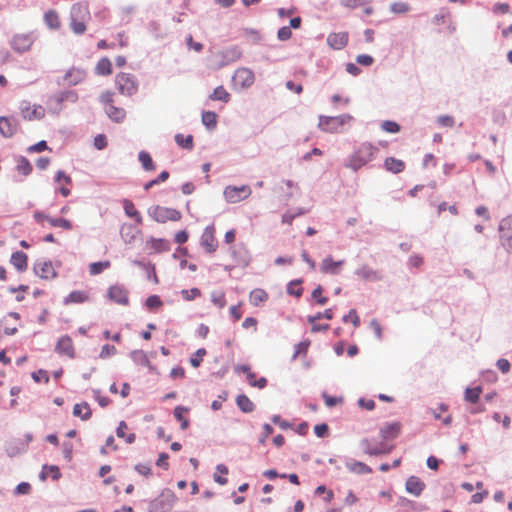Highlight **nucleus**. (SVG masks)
I'll list each match as a JSON object with an SVG mask.
<instances>
[{
    "mask_svg": "<svg viewBox=\"0 0 512 512\" xmlns=\"http://www.w3.org/2000/svg\"><path fill=\"white\" fill-rule=\"evenodd\" d=\"M242 57V50L237 45L226 47L217 52H211L208 56V66L213 70H219L228 66Z\"/></svg>",
    "mask_w": 512,
    "mask_h": 512,
    "instance_id": "f257e3e1",
    "label": "nucleus"
},
{
    "mask_svg": "<svg viewBox=\"0 0 512 512\" xmlns=\"http://www.w3.org/2000/svg\"><path fill=\"white\" fill-rule=\"evenodd\" d=\"M378 148L371 143H362L345 163V167L358 171L360 168L368 164L374 157Z\"/></svg>",
    "mask_w": 512,
    "mask_h": 512,
    "instance_id": "f03ea898",
    "label": "nucleus"
},
{
    "mask_svg": "<svg viewBox=\"0 0 512 512\" xmlns=\"http://www.w3.org/2000/svg\"><path fill=\"white\" fill-rule=\"evenodd\" d=\"M353 117L350 114H342L338 116H319L318 127L328 133H341L343 127L348 124Z\"/></svg>",
    "mask_w": 512,
    "mask_h": 512,
    "instance_id": "7ed1b4c3",
    "label": "nucleus"
},
{
    "mask_svg": "<svg viewBox=\"0 0 512 512\" xmlns=\"http://www.w3.org/2000/svg\"><path fill=\"white\" fill-rule=\"evenodd\" d=\"M115 84L120 94L124 96H133L138 91V80L135 75L130 73L117 74Z\"/></svg>",
    "mask_w": 512,
    "mask_h": 512,
    "instance_id": "20e7f679",
    "label": "nucleus"
},
{
    "mask_svg": "<svg viewBox=\"0 0 512 512\" xmlns=\"http://www.w3.org/2000/svg\"><path fill=\"white\" fill-rule=\"evenodd\" d=\"M148 215L158 223L167 221H178L181 219V212L174 208L154 205L148 208Z\"/></svg>",
    "mask_w": 512,
    "mask_h": 512,
    "instance_id": "39448f33",
    "label": "nucleus"
},
{
    "mask_svg": "<svg viewBox=\"0 0 512 512\" xmlns=\"http://www.w3.org/2000/svg\"><path fill=\"white\" fill-rule=\"evenodd\" d=\"M175 500L174 492L164 489L158 497L149 502L148 512H165L173 507Z\"/></svg>",
    "mask_w": 512,
    "mask_h": 512,
    "instance_id": "423d86ee",
    "label": "nucleus"
},
{
    "mask_svg": "<svg viewBox=\"0 0 512 512\" xmlns=\"http://www.w3.org/2000/svg\"><path fill=\"white\" fill-rule=\"evenodd\" d=\"M498 233L500 246L507 253H512V214L500 220Z\"/></svg>",
    "mask_w": 512,
    "mask_h": 512,
    "instance_id": "0eeeda50",
    "label": "nucleus"
},
{
    "mask_svg": "<svg viewBox=\"0 0 512 512\" xmlns=\"http://www.w3.org/2000/svg\"><path fill=\"white\" fill-rule=\"evenodd\" d=\"M78 100V93L75 90H64L49 97V104L51 111L60 113L63 109L62 104L65 101L76 103Z\"/></svg>",
    "mask_w": 512,
    "mask_h": 512,
    "instance_id": "6e6552de",
    "label": "nucleus"
},
{
    "mask_svg": "<svg viewBox=\"0 0 512 512\" xmlns=\"http://www.w3.org/2000/svg\"><path fill=\"white\" fill-rule=\"evenodd\" d=\"M37 36L34 32L15 34L10 42L12 49L17 53H25L29 51L36 40Z\"/></svg>",
    "mask_w": 512,
    "mask_h": 512,
    "instance_id": "1a4fd4ad",
    "label": "nucleus"
},
{
    "mask_svg": "<svg viewBox=\"0 0 512 512\" xmlns=\"http://www.w3.org/2000/svg\"><path fill=\"white\" fill-rule=\"evenodd\" d=\"M224 197L229 203H238L246 199L251 194V189L248 185L227 186L224 190Z\"/></svg>",
    "mask_w": 512,
    "mask_h": 512,
    "instance_id": "9d476101",
    "label": "nucleus"
},
{
    "mask_svg": "<svg viewBox=\"0 0 512 512\" xmlns=\"http://www.w3.org/2000/svg\"><path fill=\"white\" fill-rule=\"evenodd\" d=\"M232 79L235 85H239L242 89H247L254 84L255 76L252 70L242 67L235 71Z\"/></svg>",
    "mask_w": 512,
    "mask_h": 512,
    "instance_id": "9b49d317",
    "label": "nucleus"
},
{
    "mask_svg": "<svg viewBox=\"0 0 512 512\" xmlns=\"http://www.w3.org/2000/svg\"><path fill=\"white\" fill-rule=\"evenodd\" d=\"M107 298L117 304H129L128 290L123 285H111L107 290Z\"/></svg>",
    "mask_w": 512,
    "mask_h": 512,
    "instance_id": "f8f14e48",
    "label": "nucleus"
},
{
    "mask_svg": "<svg viewBox=\"0 0 512 512\" xmlns=\"http://www.w3.org/2000/svg\"><path fill=\"white\" fill-rule=\"evenodd\" d=\"M33 271L35 275L39 276L42 279H53L57 276V273L55 269L52 266L51 261H43V260H37L34 263Z\"/></svg>",
    "mask_w": 512,
    "mask_h": 512,
    "instance_id": "ddd939ff",
    "label": "nucleus"
},
{
    "mask_svg": "<svg viewBox=\"0 0 512 512\" xmlns=\"http://www.w3.org/2000/svg\"><path fill=\"white\" fill-rule=\"evenodd\" d=\"M21 115L26 120L41 119L45 115V110L41 105L30 106L28 102H22L20 105Z\"/></svg>",
    "mask_w": 512,
    "mask_h": 512,
    "instance_id": "4468645a",
    "label": "nucleus"
},
{
    "mask_svg": "<svg viewBox=\"0 0 512 512\" xmlns=\"http://www.w3.org/2000/svg\"><path fill=\"white\" fill-rule=\"evenodd\" d=\"M18 120L15 117H0V134L5 138H11L18 130Z\"/></svg>",
    "mask_w": 512,
    "mask_h": 512,
    "instance_id": "2eb2a0df",
    "label": "nucleus"
},
{
    "mask_svg": "<svg viewBox=\"0 0 512 512\" xmlns=\"http://www.w3.org/2000/svg\"><path fill=\"white\" fill-rule=\"evenodd\" d=\"M55 351L58 354L66 355L70 358H74L75 350H74V346H73L71 337L68 335H64V336L60 337L59 340L57 341Z\"/></svg>",
    "mask_w": 512,
    "mask_h": 512,
    "instance_id": "dca6fc26",
    "label": "nucleus"
},
{
    "mask_svg": "<svg viewBox=\"0 0 512 512\" xmlns=\"http://www.w3.org/2000/svg\"><path fill=\"white\" fill-rule=\"evenodd\" d=\"M201 246L208 253H213L217 249V242L214 237V227L207 226L201 236Z\"/></svg>",
    "mask_w": 512,
    "mask_h": 512,
    "instance_id": "f3484780",
    "label": "nucleus"
},
{
    "mask_svg": "<svg viewBox=\"0 0 512 512\" xmlns=\"http://www.w3.org/2000/svg\"><path fill=\"white\" fill-rule=\"evenodd\" d=\"M401 431V424L399 422H391L384 424L379 431L382 440H393L398 437Z\"/></svg>",
    "mask_w": 512,
    "mask_h": 512,
    "instance_id": "a211bd4d",
    "label": "nucleus"
},
{
    "mask_svg": "<svg viewBox=\"0 0 512 512\" xmlns=\"http://www.w3.org/2000/svg\"><path fill=\"white\" fill-rule=\"evenodd\" d=\"M425 487V483L417 476H410L405 483L406 491L415 497H419Z\"/></svg>",
    "mask_w": 512,
    "mask_h": 512,
    "instance_id": "6ab92c4d",
    "label": "nucleus"
},
{
    "mask_svg": "<svg viewBox=\"0 0 512 512\" xmlns=\"http://www.w3.org/2000/svg\"><path fill=\"white\" fill-rule=\"evenodd\" d=\"M345 263L344 260L334 261L331 256L322 260L320 271L324 274L338 275L339 268Z\"/></svg>",
    "mask_w": 512,
    "mask_h": 512,
    "instance_id": "aec40b11",
    "label": "nucleus"
},
{
    "mask_svg": "<svg viewBox=\"0 0 512 512\" xmlns=\"http://www.w3.org/2000/svg\"><path fill=\"white\" fill-rule=\"evenodd\" d=\"M347 42L348 34L345 32L330 33L327 37V44L335 50L344 48L347 45Z\"/></svg>",
    "mask_w": 512,
    "mask_h": 512,
    "instance_id": "412c9836",
    "label": "nucleus"
},
{
    "mask_svg": "<svg viewBox=\"0 0 512 512\" xmlns=\"http://www.w3.org/2000/svg\"><path fill=\"white\" fill-rule=\"evenodd\" d=\"M85 78L86 72L80 68H71L64 75V80L67 81L70 86H75L83 82Z\"/></svg>",
    "mask_w": 512,
    "mask_h": 512,
    "instance_id": "4be33fe9",
    "label": "nucleus"
},
{
    "mask_svg": "<svg viewBox=\"0 0 512 512\" xmlns=\"http://www.w3.org/2000/svg\"><path fill=\"white\" fill-rule=\"evenodd\" d=\"M89 16L90 12L87 4L78 2L71 7L70 19L86 20Z\"/></svg>",
    "mask_w": 512,
    "mask_h": 512,
    "instance_id": "5701e85b",
    "label": "nucleus"
},
{
    "mask_svg": "<svg viewBox=\"0 0 512 512\" xmlns=\"http://www.w3.org/2000/svg\"><path fill=\"white\" fill-rule=\"evenodd\" d=\"M10 262L18 272H24L28 266V257L24 252L16 251L12 253Z\"/></svg>",
    "mask_w": 512,
    "mask_h": 512,
    "instance_id": "b1692460",
    "label": "nucleus"
},
{
    "mask_svg": "<svg viewBox=\"0 0 512 512\" xmlns=\"http://www.w3.org/2000/svg\"><path fill=\"white\" fill-rule=\"evenodd\" d=\"M345 464H346L347 469L350 472L358 474V475L369 474L372 472L371 467H369L368 465H366L365 463H363L361 461L347 459Z\"/></svg>",
    "mask_w": 512,
    "mask_h": 512,
    "instance_id": "393cba45",
    "label": "nucleus"
},
{
    "mask_svg": "<svg viewBox=\"0 0 512 512\" xmlns=\"http://www.w3.org/2000/svg\"><path fill=\"white\" fill-rule=\"evenodd\" d=\"M89 299L86 291L75 290L70 292L63 300L64 305L84 303Z\"/></svg>",
    "mask_w": 512,
    "mask_h": 512,
    "instance_id": "a878e982",
    "label": "nucleus"
},
{
    "mask_svg": "<svg viewBox=\"0 0 512 512\" xmlns=\"http://www.w3.org/2000/svg\"><path fill=\"white\" fill-rule=\"evenodd\" d=\"M360 447L365 454L370 455V456H379V455L389 454V450H379L378 446L371 445V440L368 438H363L360 441Z\"/></svg>",
    "mask_w": 512,
    "mask_h": 512,
    "instance_id": "bb28decb",
    "label": "nucleus"
},
{
    "mask_svg": "<svg viewBox=\"0 0 512 512\" xmlns=\"http://www.w3.org/2000/svg\"><path fill=\"white\" fill-rule=\"evenodd\" d=\"M73 415L83 421H87L92 416V410L87 402L77 403L73 407Z\"/></svg>",
    "mask_w": 512,
    "mask_h": 512,
    "instance_id": "cd10ccee",
    "label": "nucleus"
},
{
    "mask_svg": "<svg viewBox=\"0 0 512 512\" xmlns=\"http://www.w3.org/2000/svg\"><path fill=\"white\" fill-rule=\"evenodd\" d=\"M384 167L387 171H390L394 174L400 173L405 168V163L394 157H387L384 161Z\"/></svg>",
    "mask_w": 512,
    "mask_h": 512,
    "instance_id": "c85d7f7f",
    "label": "nucleus"
},
{
    "mask_svg": "<svg viewBox=\"0 0 512 512\" xmlns=\"http://www.w3.org/2000/svg\"><path fill=\"white\" fill-rule=\"evenodd\" d=\"M236 405L243 413H251L255 409V404L245 394L236 397Z\"/></svg>",
    "mask_w": 512,
    "mask_h": 512,
    "instance_id": "c756f323",
    "label": "nucleus"
},
{
    "mask_svg": "<svg viewBox=\"0 0 512 512\" xmlns=\"http://www.w3.org/2000/svg\"><path fill=\"white\" fill-rule=\"evenodd\" d=\"M105 113L114 122H122L125 118L126 112L123 108L110 105L105 107Z\"/></svg>",
    "mask_w": 512,
    "mask_h": 512,
    "instance_id": "7c9ffc66",
    "label": "nucleus"
},
{
    "mask_svg": "<svg viewBox=\"0 0 512 512\" xmlns=\"http://www.w3.org/2000/svg\"><path fill=\"white\" fill-rule=\"evenodd\" d=\"M123 207L125 214L128 217L134 218L137 224H142V216L141 214L136 210L133 202L129 199L123 200Z\"/></svg>",
    "mask_w": 512,
    "mask_h": 512,
    "instance_id": "2f4dec72",
    "label": "nucleus"
},
{
    "mask_svg": "<svg viewBox=\"0 0 512 512\" xmlns=\"http://www.w3.org/2000/svg\"><path fill=\"white\" fill-rule=\"evenodd\" d=\"M189 412V408L185 406H176L173 411V415L176 420L181 422V429L186 430L189 427V420L184 417L185 413Z\"/></svg>",
    "mask_w": 512,
    "mask_h": 512,
    "instance_id": "473e14b6",
    "label": "nucleus"
},
{
    "mask_svg": "<svg viewBox=\"0 0 512 512\" xmlns=\"http://www.w3.org/2000/svg\"><path fill=\"white\" fill-rule=\"evenodd\" d=\"M95 73L101 76L110 75L112 73L111 61L107 57L101 58L95 67Z\"/></svg>",
    "mask_w": 512,
    "mask_h": 512,
    "instance_id": "72a5a7b5",
    "label": "nucleus"
},
{
    "mask_svg": "<svg viewBox=\"0 0 512 512\" xmlns=\"http://www.w3.org/2000/svg\"><path fill=\"white\" fill-rule=\"evenodd\" d=\"M130 357L131 359L133 360V362L137 365H141V366H144V367H148V368H152L151 366V363L147 357V355L145 354L144 351L142 350H133L131 353H130Z\"/></svg>",
    "mask_w": 512,
    "mask_h": 512,
    "instance_id": "f704fd0d",
    "label": "nucleus"
},
{
    "mask_svg": "<svg viewBox=\"0 0 512 512\" xmlns=\"http://www.w3.org/2000/svg\"><path fill=\"white\" fill-rule=\"evenodd\" d=\"M355 275L365 280H379L377 272L367 265H362L355 270Z\"/></svg>",
    "mask_w": 512,
    "mask_h": 512,
    "instance_id": "c9c22d12",
    "label": "nucleus"
},
{
    "mask_svg": "<svg viewBox=\"0 0 512 512\" xmlns=\"http://www.w3.org/2000/svg\"><path fill=\"white\" fill-rule=\"evenodd\" d=\"M138 160L145 171H154L156 169L155 163L148 152L140 151L138 154Z\"/></svg>",
    "mask_w": 512,
    "mask_h": 512,
    "instance_id": "e433bc0d",
    "label": "nucleus"
},
{
    "mask_svg": "<svg viewBox=\"0 0 512 512\" xmlns=\"http://www.w3.org/2000/svg\"><path fill=\"white\" fill-rule=\"evenodd\" d=\"M150 243H151V248L157 253L168 251L171 248L170 242L168 240L162 239V238L151 237Z\"/></svg>",
    "mask_w": 512,
    "mask_h": 512,
    "instance_id": "4c0bfd02",
    "label": "nucleus"
},
{
    "mask_svg": "<svg viewBox=\"0 0 512 512\" xmlns=\"http://www.w3.org/2000/svg\"><path fill=\"white\" fill-rule=\"evenodd\" d=\"M45 24L53 30H57L60 27L59 16L56 11L49 10L44 14Z\"/></svg>",
    "mask_w": 512,
    "mask_h": 512,
    "instance_id": "58836bf2",
    "label": "nucleus"
},
{
    "mask_svg": "<svg viewBox=\"0 0 512 512\" xmlns=\"http://www.w3.org/2000/svg\"><path fill=\"white\" fill-rule=\"evenodd\" d=\"M268 299V294L265 290L256 288L250 292V302L253 306H259L260 303Z\"/></svg>",
    "mask_w": 512,
    "mask_h": 512,
    "instance_id": "ea45409f",
    "label": "nucleus"
},
{
    "mask_svg": "<svg viewBox=\"0 0 512 512\" xmlns=\"http://www.w3.org/2000/svg\"><path fill=\"white\" fill-rule=\"evenodd\" d=\"M174 140L177 143V145L183 149L192 150L194 147L192 135L184 136L181 133H177L174 137Z\"/></svg>",
    "mask_w": 512,
    "mask_h": 512,
    "instance_id": "a19ab883",
    "label": "nucleus"
},
{
    "mask_svg": "<svg viewBox=\"0 0 512 512\" xmlns=\"http://www.w3.org/2000/svg\"><path fill=\"white\" fill-rule=\"evenodd\" d=\"M202 123L207 129H214L217 125V114L213 111H204Z\"/></svg>",
    "mask_w": 512,
    "mask_h": 512,
    "instance_id": "79ce46f5",
    "label": "nucleus"
},
{
    "mask_svg": "<svg viewBox=\"0 0 512 512\" xmlns=\"http://www.w3.org/2000/svg\"><path fill=\"white\" fill-rule=\"evenodd\" d=\"M481 392L482 388L479 386L475 388H466L464 398L467 402L476 404L479 401Z\"/></svg>",
    "mask_w": 512,
    "mask_h": 512,
    "instance_id": "37998d69",
    "label": "nucleus"
},
{
    "mask_svg": "<svg viewBox=\"0 0 512 512\" xmlns=\"http://www.w3.org/2000/svg\"><path fill=\"white\" fill-rule=\"evenodd\" d=\"M230 94L224 89L223 86H218L214 89L213 93L210 95V99L212 100H219L224 103H227L230 101Z\"/></svg>",
    "mask_w": 512,
    "mask_h": 512,
    "instance_id": "c03bdc74",
    "label": "nucleus"
},
{
    "mask_svg": "<svg viewBox=\"0 0 512 512\" xmlns=\"http://www.w3.org/2000/svg\"><path fill=\"white\" fill-rule=\"evenodd\" d=\"M303 283V280L302 279H294L292 281H290L288 284H287V293L289 295H293L297 298L301 297L302 296V293H303V289L302 288H294V286H299Z\"/></svg>",
    "mask_w": 512,
    "mask_h": 512,
    "instance_id": "a18cd8bd",
    "label": "nucleus"
},
{
    "mask_svg": "<svg viewBox=\"0 0 512 512\" xmlns=\"http://www.w3.org/2000/svg\"><path fill=\"white\" fill-rule=\"evenodd\" d=\"M120 233L126 243H131L135 238V228L132 225H122Z\"/></svg>",
    "mask_w": 512,
    "mask_h": 512,
    "instance_id": "49530a36",
    "label": "nucleus"
},
{
    "mask_svg": "<svg viewBox=\"0 0 512 512\" xmlns=\"http://www.w3.org/2000/svg\"><path fill=\"white\" fill-rule=\"evenodd\" d=\"M110 267L109 261H98L93 262L89 265V272L91 275H98L104 271V269H107Z\"/></svg>",
    "mask_w": 512,
    "mask_h": 512,
    "instance_id": "de8ad7c7",
    "label": "nucleus"
},
{
    "mask_svg": "<svg viewBox=\"0 0 512 512\" xmlns=\"http://www.w3.org/2000/svg\"><path fill=\"white\" fill-rule=\"evenodd\" d=\"M16 168L24 176H27L32 172V165L29 162V160L24 156H21L19 158Z\"/></svg>",
    "mask_w": 512,
    "mask_h": 512,
    "instance_id": "09e8293b",
    "label": "nucleus"
},
{
    "mask_svg": "<svg viewBox=\"0 0 512 512\" xmlns=\"http://www.w3.org/2000/svg\"><path fill=\"white\" fill-rule=\"evenodd\" d=\"M169 178V172L168 171H162L155 179H152L144 184V190L148 191L153 186L158 185L162 182H165Z\"/></svg>",
    "mask_w": 512,
    "mask_h": 512,
    "instance_id": "8fccbe9b",
    "label": "nucleus"
},
{
    "mask_svg": "<svg viewBox=\"0 0 512 512\" xmlns=\"http://www.w3.org/2000/svg\"><path fill=\"white\" fill-rule=\"evenodd\" d=\"M48 222L52 227H60L65 230L72 229V223L68 219L65 218H48Z\"/></svg>",
    "mask_w": 512,
    "mask_h": 512,
    "instance_id": "3c124183",
    "label": "nucleus"
},
{
    "mask_svg": "<svg viewBox=\"0 0 512 512\" xmlns=\"http://www.w3.org/2000/svg\"><path fill=\"white\" fill-rule=\"evenodd\" d=\"M309 346H310V341L309 340H304V341H301L298 344H296L295 345V351H294V354L292 356V361L296 360L297 357L300 356V355H306Z\"/></svg>",
    "mask_w": 512,
    "mask_h": 512,
    "instance_id": "603ef678",
    "label": "nucleus"
},
{
    "mask_svg": "<svg viewBox=\"0 0 512 512\" xmlns=\"http://www.w3.org/2000/svg\"><path fill=\"white\" fill-rule=\"evenodd\" d=\"M70 27L77 35H82L86 31L85 20L70 19Z\"/></svg>",
    "mask_w": 512,
    "mask_h": 512,
    "instance_id": "864d4df0",
    "label": "nucleus"
},
{
    "mask_svg": "<svg viewBox=\"0 0 512 512\" xmlns=\"http://www.w3.org/2000/svg\"><path fill=\"white\" fill-rule=\"evenodd\" d=\"M163 305L161 298L158 295H150L145 300V306L149 310L157 309Z\"/></svg>",
    "mask_w": 512,
    "mask_h": 512,
    "instance_id": "5fc2aeb1",
    "label": "nucleus"
},
{
    "mask_svg": "<svg viewBox=\"0 0 512 512\" xmlns=\"http://www.w3.org/2000/svg\"><path fill=\"white\" fill-rule=\"evenodd\" d=\"M342 321L344 323L351 322L354 327H358L360 325V318L358 317L355 309H351L348 314L344 315Z\"/></svg>",
    "mask_w": 512,
    "mask_h": 512,
    "instance_id": "6e6d98bb",
    "label": "nucleus"
},
{
    "mask_svg": "<svg viewBox=\"0 0 512 512\" xmlns=\"http://www.w3.org/2000/svg\"><path fill=\"white\" fill-rule=\"evenodd\" d=\"M381 128L388 133H398L400 125L394 121L386 120L381 123Z\"/></svg>",
    "mask_w": 512,
    "mask_h": 512,
    "instance_id": "4d7b16f0",
    "label": "nucleus"
},
{
    "mask_svg": "<svg viewBox=\"0 0 512 512\" xmlns=\"http://www.w3.org/2000/svg\"><path fill=\"white\" fill-rule=\"evenodd\" d=\"M409 9H410L409 4L405 3V2H394L390 6V10L396 14L406 13L409 11Z\"/></svg>",
    "mask_w": 512,
    "mask_h": 512,
    "instance_id": "13d9d810",
    "label": "nucleus"
},
{
    "mask_svg": "<svg viewBox=\"0 0 512 512\" xmlns=\"http://www.w3.org/2000/svg\"><path fill=\"white\" fill-rule=\"evenodd\" d=\"M206 355V350L204 348H199L196 353L190 358V364L197 368L202 363V357Z\"/></svg>",
    "mask_w": 512,
    "mask_h": 512,
    "instance_id": "bf43d9fd",
    "label": "nucleus"
},
{
    "mask_svg": "<svg viewBox=\"0 0 512 512\" xmlns=\"http://www.w3.org/2000/svg\"><path fill=\"white\" fill-rule=\"evenodd\" d=\"M322 286L318 285L313 291H312V298L316 300V302L319 305H325L328 302V298L322 296Z\"/></svg>",
    "mask_w": 512,
    "mask_h": 512,
    "instance_id": "052dcab7",
    "label": "nucleus"
},
{
    "mask_svg": "<svg viewBox=\"0 0 512 512\" xmlns=\"http://www.w3.org/2000/svg\"><path fill=\"white\" fill-rule=\"evenodd\" d=\"M117 353V349L115 346L110 344H105L102 346L99 357L102 359H106L111 357Z\"/></svg>",
    "mask_w": 512,
    "mask_h": 512,
    "instance_id": "680f3d73",
    "label": "nucleus"
},
{
    "mask_svg": "<svg viewBox=\"0 0 512 512\" xmlns=\"http://www.w3.org/2000/svg\"><path fill=\"white\" fill-rule=\"evenodd\" d=\"M211 301L219 308H223L226 305V299L223 292H213L211 294Z\"/></svg>",
    "mask_w": 512,
    "mask_h": 512,
    "instance_id": "e2e57ef3",
    "label": "nucleus"
},
{
    "mask_svg": "<svg viewBox=\"0 0 512 512\" xmlns=\"http://www.w3.org/2000/svg\"><path fill=\"white\" fill-rule=\"evenodd\" d=\"M181 295L186 301H191L200 296L201 291L198 288H192L190 290L184 289L181 291Z\"/></svg>",
    "mask_w": 512,
    "mask_h": 512,
    "instance_id": "0e129e2a",
    "label": "nucleus"
},
{
    "mask_svg": "<svg viewBox=\"0 0 512 512\" xmlns=\"http://www.w3.org/2000/svg\"><path fill=\"white\" fill-rule=\"evenodd\" d=\"M45 150H51L48 147L47 142L45 140H41V141L37 142L36 144L31 145L27 149V151L29 153H33V152L40 153V152L45 151Z\"/></svg>",
    "mask_w": 512,
    "mask_h": 512,
    "instance_id": "69168bd1",
    "label": "nucleus"
},
{
    "mask_svg": "<svg viewBox=\"0 0 512 512\" xmlns=\"http://www.w3.org/2000/svg\"><path fill=\"white\" fill-rule=\"evenodd\" d=\"M31 377L37 383H39L42 379H44L45 383L49 382L48 372L44 369H39L37 371L32 372Z\"/></svg>",
    "mask_w": 512,
    "mask_h": 512,
    "instance_id": "338daca9",
    "label": "nucleus"
},
{
    "mask_svg": "<svg viewBox=\"0 0 512 512\" xmlns=\"http://www.w3.org/2000/svg\"><path fill=\"white\" fill-rule=\"evenodd\" d=\"M314 433L319 438L327 437L329 434V427L326 423L317 424L314 427Z\"/></svg>",
    "mask_w": 512,
    "mask_h": 512,
    "instance_id": "774afa93",
    "label": "nucleus"
}]
</instances>
